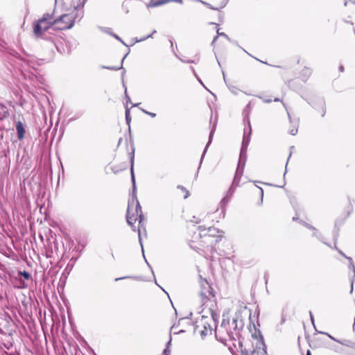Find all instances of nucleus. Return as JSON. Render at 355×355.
Masks as SVG:
<instances>
[{
    "label": "nucleus",
    "instance_id": "1",
    "mask_svg": "<svg viewBox=\"0 0 355 355\" xmlns=\"http://www.w3.org/2000/svg\"><path fill=\"white\" fill-rule=\"evenodd\" d=\"M199 283L200 291L198 298L202 307L200 311L202 315L196 321L194 332L203 338L212 333L216 304L209 283L200 275H199Z\"/></svg>",
    "mask_w": 355,
    "mask_h": 355
},
{
    "label": "nucleus",
    "instance_id": "2",
    "mask_svg": "<svg viewBox=\"0 0 355 355\" xmlns=\"http://www.w3.org/2000/svg\"><path fill=\"white\" fill-rule=\"evenodd\" d=\"M131 162V179L132 182V199L129 201L128 209H127V215L126 219L127 223L132 227V230H135V227L134 225V223L136 222L138 219H139V223H141L143 219V215L141 211V207L140 206L139 202L136 196V185H135V175L133 172V165H134V157L132 156L130 159Z\"/></svg>",
    "mask_w": 355,
    "mask_h": 355
},
{
    "label": "nucleus",
    "instance_id": "3",
    "mask_svg": "<svg viewBox=\"0 0 355 355\" xmlns=\"http://www.w3.org/2000/svg\"><path fill=\"white\" fill-rule=\"evenodd\" d=\"M77 7L74 8V10L71 13L63 14L60 17L55 19L54 22L55 23V28L59 30H66L71 28L74 25L76 18L78 17L77 12H76Z\"/></svg>",
    "mask_w": 355,
    "mask_h": 355
},
{
    "label": "nucleus",
    "instance_id": "4",
    "mask_svg": "<svg viewBox=\"0 0 355 355\" xmlns=\"http://www.w3.org/2000/svg\"><path fill=\"white\" fill-rule=\"evenodd\" d=\"M242 355H266V345L262 339L254 338L251 347L241 349Z\"/></svg>",
    "mask_w": 355,
    "mask_h": 355
},
{
    "label": "nucleus",
    "instance_id": "5",
    "mask_svg": "<svg viewBox=\"0 0 355 355\" xmlns=\"http://www.w3.org/2000/svg\"><path fill=\"white\" fill-rule=\"evenodd\" d=\"M244 164L243 163L242 165L241 164H238V166L235 173L234 178L233 180V182L229 189V193L231 192V195L233 194L235 187L239 186L240 179L243 175V170H244Z\"/></svg>",
    "mask_w": 355,
    "mask_h": 355
},
{
    "label": "nucleus",
    "instance_id": "6",
    "mask_svg": "<svg viewBox=\"0 0 355 355\" xmlns=\"http://www.w3.org/2000/svg\"><path fill=\"white\" fill-rule=\"evenodd\" d=\"M248 132H246V130H244V134L242 141V145L241 148L242 150H248V147L250 141V135L252 132L251 125L250 121H248Z\"/></svg>",
    "mask_w": 355,
    "mask_h": 355
},
{
    "label": "nucleus",
    "instance_id": "7",
    "mask_svg": "<svg viewBox=\"0 0 355 355\" xmlns=\"http://www.w3.org/2000/svg\"><path fill=\"white\" fill-rule=\"evenodd\" d=\"M198 229L200 230V236H205L207 235H209L210 236H214L218 232V231L216 228L212 227H209V228L206 229L203 226H199Z\"/></svg>",
    "mask_w": 355,
    "mask_h": 355
},
{
    "label": "nucleus",
    "instance_id": "8",
    "mask_svg": "<svg viewBox=\"0 0 355 355\" xmlns=\"http://www.w3.org/2000/svg\"><path fill=\"white\" fill-rule=\"evenodd\" d=\"M46 31V29L37 21L34 22L33 34L36 37H41Z\"/></svg>",
    "mask_w": 355,
    "mask_h": 355
},
{
    "label": "nucleus",
    "instance_id": "9",
    "mask_svg": "<svg viewBox=\"0 0 355 355\" xmlns=\"http://www.w3.org/2000/svg\"><path fill=\"white\" fill-rule=\"evenodd\" d=\"M16 130L17 132V137L19 139H21L24 137L25 129L24 125L21 121H17L16 123Z\"/></svg>",
    "mask_w": 355,
    "mask_h": 355
},
{
    "label": "nucleus",
    "instance_id": "10",
    "mask_svg": "<svg viewBox=\"0 0 355 355\" xmlns=\"http://www.w3.org/2000/svg\"><path fill=\"white\" fill-rule=\"evenodd\" d=\"M225 324L224 322H223V323L221 324L220 328L218 329V331L219 334L220 333H224L225 331H226L227 334V336L230 339H235L234 338V331H228L227 329H226V327H225Z\"/></svg>",
    "mask_w": 355,
    "mask_h": 355
},
{
    "label": "nucleus",
    "instance_id": "11",
    "mask_svg": "<svg viewBox=\"0 0 355 355\" xmlns=\"http://www.w3.org/2000/svg\"><path fill=\"white\" fill-rule=\"evenodd\" d=\"M232 195H231V192L229 193V191L227 192L226 196H225L220 201V205L222 207V212L223 213H225V207L227 206V205L228 204V202H230V198ZM225 214H223L224 215Z\"/></svg>",
    "mask_w": 355,
    "mask_h": 355
},
{
    "label": "nucleus",
    "instance_id": "12",
    "mask_svg": "<svg viewBox=\"0 0 355 355\" xmlns=\"http://www.w3.org/2000/svg\"><path fill=\"white\" fill-rule=\"evenodd\" d=\"M40 19L45 21L51 22V24H53L55 26V23L54 22L55 19H53L52 14L44 13Z\"/></svg>",
    "mask_w": 355,
    "mask_h": 355
},
{
    "label": "nucleus",
    "instance_id": "13",
    "mask_svg": "<svg viewBox=\"0 0 355 355\" xmlns=\"http://www.w3.org/2000/svg\"><path fill=\"white\" fill-rule=\"evenodd\" d=\"M246 159H247V150L241 149L240 156H239V159L238 164H241L242 165V164L243 163L245 165Z\"/></svg>",
    "mask_w": 355,
    "mask_h": 355
},
{
    "label": "nucleus",
    "instance_id": "14",
    "mask_svg": "<svg viewBox=\"0 0 355 355\" xmlns=\"http://www.w3.org/2000/svg\"><path fill=\"white\" fill-rule=\"evenodd\" d=\"M337 343L343 345H345V346H347V347H349L350 348H354L355 347V343H353L350 340H336Z\"/></svg>",
    "mask_w": 355,
    "mask_h": 355
},
{
    "label": "nucleus",
    "instance_id": "15",
    "mask_svg": "<svg viewBox=\"0 0 355 355\" xmlns=\"http://www.w3.org/2000/svg\"><path fill=\"white\" fill-rule=\"evenodd\" d=\"M214 129L213 128V129L211 130V132H210V135H209V137L208 143L207 144L206 147H205V150H204L203 154H202V157H201L200 163H201V162H202V159H203V157H204V156H205V153H206V151H207V148H208L209 145V144H211V142L212 137H213V135H214Z\"/></svg>",
    "mask_w": 355,
    "mask_h": 355
},
{
    "label": "nucleus",
    "instance_id": "16",
    "mask_svg": "<svg viewBox=\"0 0 355 355\" xmlns=\"http://www.w3.org/2000/svg\"><path fill=\"white\" fill-rule=\"evenodd\" d=\"M37 21L42 26V27L47 31L53 24L51 22L45 21L41 19H38Z\"/></svg>",
    "mask_w": 355,
    "mask_h": 355
},
{
    "label": "nucleus",
    "instance_id": "17",
    "mask_svg": "<svg viewBox=\"0 0 355 355\" xmlns=\"http://www.w3.org/2000/svg\"><path fill=\"white\" fill-rule=\"evenodd\" d=\"M171 344V338L166 343V347L163 351L162 355H170L171 350H170V345Z\"/></svg>",
    "mask_w": 355,
    "mask_h": 355
},
{
    "label": "nucleus",
    "instance_id": "18",
    "mask_svg": "<svg viewBox=\"0 0 355 355\" xmlns=\"http://www.w3.org/2000/svg\"><path fill=\"white\" fill-rule=\"evenodd\" d=\"M162 0H150L148 6L150 7H157L162 6Z\"/></svg>",
    "mask_w": 355,
    "mask_h": 355
},
{
    "label": "nucleus",
    "instance_id": "19",
    "mask_svg": "<svg viewBox=\"0 0 355 355\" xmlns=\"http://www.w3.org/2000/svg\"><path fill=\"white\" fill-rule=\"evenodd\" d=\"M125 120L127 124L130 126V123L131 121L130 114V109L126 107L125 109Z\"/></svg>",
    "mask_w": 355,
    "mask_h": 355
},
{
    "label": "nucleus",
    "instance_id": "20",
    "mask_svg": "<svg viewBox=\"0 0 355 355\" xmlns=\"http://www.w3.org/2000/svg\"><path fill=\"white\" fill-rule=\"evenodd\" d=\"M127 55H128V54H126V55L123 57V58L122 59L121 64V66H120V67H105L104 68H105V69H111V70H116H116H119L120 69H121V68H122V63H123V62L124 59L125 58V57L127 56Z\"/></svg>",
    "mask_w": 355,
    "mask_h": 355
},
{
    "label": "nucleus",
    "instance_id": "21",
    "mask_svg": "<svg viewBox=\"0 0 355 355\" xmlns=\"http://www.w3.org/2000/svg\"><path fill=\"white\" fill-rule=\"evenodd\" d=\"M347 259L349 261V268L352 270L353 273H354L353 278H354V277H355V266H354V263H352V259L351 257H347Z\"/></svg>",
    "mask_w": 355,
    "mask_h": 355
},
{
    "label": "nucleus",
    "instance_id": "22",
    "mask_svg": "<svg viewBox=\"0 0 355 355\" xmlns=\"http://www.w3.org/2000/svg\"><path fill=\"white\" fill-rule=\"evenodd\" d=\"M227 324L229 326H232L234 328V331H236V320L234 319L232 321V323L230 324V322L227 323ZM235 335H236V332H235Z\"/></svg>",
    "mask_w": 355,
    "mask_h": 355
},
{
    "label": "nucleus",
    "instance_id": "23",
    "mask_svg": "<svg viewBox=\"0 0 355 355\" xmlns=\"http://www.w3.org/2000/svg\"><path fill=\"white\" fill-rule=\"evenodd\" d=\"M20 274L21 275V276L23 277H24L26 279H28L30 277H31V275L29 274V272H26V271H23V272H21Z\"/></svg>",
    "mask_w": 355,
    "mask_h": 355
},
{
    "label": "nucleus",
    "instance_id": "24",
    "mask_svg": "<svg viewBox=\"0 0 355 355\" xmlns=\"http://www.w3.org/2000/svg\"><path fill=\"white\" fill-rule=\"evenodd\" d=\"M217 34H218V36H222V37H224L225 39L230 40L228 35L227 34H225V33H220L219 29L217 30Z\"/></svg>",
    "mask_w": 355,
    "mask_h": 355
},
{
    "label": "nucleus",
    "instance_id": "25",
    "mask_svg": "<svg viewBox=\"0 0 355 355\" xmlns=\"http://www.w3.org/2000/svg\"><path fill=\"white\" fill-rule=\"evenodd\" d=\"M197 1H200L202 3L206 5L207 7H209V8L212 9V10H217V8L213 7L211 4L207 3V2H205L203 1H201V0H196Z\"/></svg>",
    "mask_w": 355,
    "mask_h": 355
},
{
    "label": "nucleus",
    "instance_id": "26",
    "mask_svg": "<svg viewBox=\"0 0 355 355\" xmlns=\"http://www.w3.org/2000/svg\"><path fill=\"white\" fill-rule=\"evenodd\" d=\"M100 29H101L102 31H103V32H105V33H108V34H110V35H112V34H113L112 33H111V31H110V28H102V27H101V28H100Z\"/></svg>",
    "mask_w": 355,
    "mask_h": 355
},
{
    "label": "nucleus",
    "instance_id": "27",
    "mask_svg": "<svg viewBox=\"0 0 355 355\" xmlns=\"http://www.w3.org/2000/svg\"><path fill=\"white\" fill-rule=\"evenodd\" d=\"M156 33V31L155 30V31H153V32L152 33V34H150V35H148V36H146V37H144V38H141V39H140L139 40H137V42H142V41H144L145 40H146V39H148V38H149V37H153V35L154 33Z\"/></svg>",
    "mask_w": 355,
    "mask_h": 355
},
{
    "label": "nucleus",
    "instance_id": "28",
    "mask_svg": "<svg viewBox=\"0 0 355 355\" xmlns=\"http://www.w3.org/2000/svg\"><path fill=\"white\" fill-rule=\"evenodd\" d=\"M289 132H290V134L291 135L294 136V135H295L297 133V128H293L290 130Z\"/></svg>",
    "mask_w": 355,
    "mask_h": 355
},
{
    "label": "nucleus",
    "instance_id": "29",
    "mask_svg": "<svg viewBox=\"0 0 355 355\" xmlns=\"http://www.w3.org/2000/svg\"><path fill=\"white\" fill-rule=\"evenodd\" d=\"M143 112H144L145 114L150 116L151 117H155L156 116V114L155 113H153V112H148L146 110H142Z\"/></svg>",
    "mask_w": 355,
    "mask_h": 355
},
{
    "label": "nucleus",
    "instance_id": "30",
    "mask_svg": "<svg viewBox=\"0 0 355 355\" xmlns=\"http://www.w3.org/2000/svg\"><path fill=\"white\" fill-rule=\"evenodd\" d=\"M320 334H322L327 335L329 338H330L331 340H334L336 342V340H338V339L335 338L334 337H333L332 336H331L328 333H324V332L320 331Z\"/></svg>",
    "mask_w": 355,
    "mask_h": 355
},
{
    "label": "nucleus",
    "instance_id": "31",
    "mask_svg": "<svg viewBox=\"0 0 355 355\" xmlns=\"http://www.w3.org/2000/svg\"><path fill=\"white\" fill-rule=\"evenodd\" d=\"M112 35L114 38H116V40H118L119 41H120L123 44L126 45V44L124 43V42H123V40H121V39L118 35H116V34H114H114H112Z\"/></svg>",
    "mask_w": 355,
    "mask_h": 355
},
{
    "label": "nucleus",
    "instance_id": "32",
    "mask_svg": "<svg viewBox=\"0 0 355 355\" xmlns=\"http://www.w3.org/2000/svg\"><path fill=\"white\" fill-rule=\"evenodd\" d=\"M306 226H307L308 228L313 230V235L317 236V230H316V229L314 228L313 227L309 225H307Z\"/></svg>",
    "mask_w": 355,
    "mask_h": 355
},
{
    "label": "nucleus",
    "instance_id": "33",
    "mask_svg": "<svg viewBox=\"0 0 355 355\" xmlns=\"http://www.w3.org/2000/svg\"><path fill=\"white\" fill-rule=\"evenodd\" d=\"M138 232H139V243L141 245V248H142V251L144 252V249H143V245H142V243H141V231H140V229L138 230Z\"/></svg>",
    "mask_w": 355,
    "mask_h": 355
},
{
    "label": "nucleus",
    "instance_id": "34",
    "mask_svg": "<svg viewBox=\"0 0 355 355\" xmlns=\"http://www.w3.org/2000/svg\"><path fill=\"white\" fill-rule=\"evenodd\" d=\"M125 98H126V103H130V98L127 95L126 89L125 90Z\"/></svg>",
    "mask_w": 355,
    "mask_h": 355
},
{
    "label": "nucleus",
    "instance_id": "35",
    "mask_svg": "<svg viewBox=\"0 0 355 355\" xmlns=\"http://www.w3.org/2000/svg\"><path fill=\"white\" fill-rule=\"evenodd\" d=\"M261 98L264 103H269L272 102V100L270 98Z\"/></svg>",
    "mask_w": 355,
    "mask_h": 355
},
{
    "label": "nucleus",
    "instance_id": "36",
    "mask_svg": "<svg viewBox=\"0 0 355 355\" xmlns=\"http://www.w3.org/2000/svg\"><path fill=\"white\" fill-rule=\"evenodd\" d=\"M191 222H193L195 223H198L200 222V220L196 216H193V219L191 220Z\"/></svg>",
    "mask_w": 355,
    "mask_h": 355
},
{
    "label": "nucleus",
    "instance_id": "37",
    "mask_svg": "<svg viewBox=\"0 0 355 355\" xmlns=\"http://www.w3.org/2000/svg\"><path fill=\"white\" fill-rule=\"evenodd\" d=\"M309 314H310V317H311V322H312L313 325L315 327V324H314V319H313V315H312V313L310 311V312H309Z\"/></svg>",
    "mask_w": 355,
    "mask_h": 355
},
{
    "label": "nucleus",
    "instance_id": "38",
    "mask_svg": "<svg viewBox=\"0 0 355 355\" xmlns=\"http://www.w3.org/2000/svg\"><path fill=\"white\" fill-rule=\"evenodd\" d=\"M173 0H162V3L163 5V4H165V3H167L169 2H173Z\"/></svg>",
    "mask_w": 355,
    "mask_h": 355
},
{
    "label": "nucleus",
    "instance_id": "39",
    "mask_svg": "<svg viewBox=\"0 0 355 355\" xmlns=\"http://www.w3.org/2000/svg\"><path fill=\"white\" fill-rule=\"evenodd\" d=\"M260 189V193H261V200H263V191L262 189V188H259Z\"/></svg>",
    "mask_w": 355,
    "mask_h": 355
},
{
    "label": "nucleus",
    "instance_id": "40",
    "mask_svg": "<svg viewBox=\"0 0 355 355\" xmlns=\"http://www.w3.org/2000/svg\"><path fill=\"white\" fill-rule=\"evenodd\" d=\"M128 277H123L116 278V279H115V281H119V280L123 279L128 278Z\"/></svg>",
    "mask_w": 355,
    "mask_h": 355
},
{
    "label": "nucleus",
    "instance_id": "41",
    "mask_svg": "<svg viewBox=\"0 0 355 355\" xmlns=\"http://www.w3.org/2000/svg\"><path fill=\"white\" fill-rule=\"evenodd\" d=\"M353 282H354V279H352V281H351V291H350L351 293L353 291Z\"/></svg>",
    "mask_w": 355,
    "mask_h": 355
},
{
    "label": "nucleus",
    "instance_id": "42",
    "mask_svg": "<svg viewBox=\"0 0 355 355\" xmlns=\"http://www.w3.org/2000/svg\"><path fill=\"white\" fill-rule=\"evenodd\" d=\"M173 1L181 4L183 3L182 0H173Z\"/></svg>",
    "mask_w": 355,
    "mask_h": 355
},
{
    "label": "nucleus",
    "instance_id": "43",
    "mask_svg": "<svg viewBox=\"0 0 355 355\" xmlns=\"http://www.w3.org/2000/svg\"><path fill=\"white\" fill-rule=\"evenodd\" d=\"M189 196V191H186V195L184 196V198H187Z\"/></svg>",
    "mask_w": 355,
    "mask_h": 355
},
{
    "label": "nucleus",
    "instance_id": "44",
    "mask_svg": "<svg viewBox=\"0 0 355 355\" xmlns=\"http://www.w3.org/2000/svg\"><path fill=\"white\" fill-rule=\"evenodd\" d=\"M218 37V36L217 35L216 37H215L214 38V40H213V42H212V44H213V43H214V42L216 41V40H217Z\"/></svg>",
    "mask_w": 355,
    "mask_h": 355
},
{
    "label": "nucleus",
    "instance_id": "45",
    "mask_svg": "<svg viewBox=\"0 0 355 355\" xmlns=\"http://www.w3.org/2000/svg\"><path fill=\"white\" fill-rule=\"evenodd\" d=\"M325 114V109L323 107L322 108V116H323Z\"/></svg>",
    "mask_w": 355,
    "mask_h": 355
},
{
    "label": "nucleus",
    "instance_id": "46",
    "mask_svg": "<svg viewBox=\"0 0 355 355\" xmlns=\"http://www.w3.org/2000/svg\"><path fill=\"white\" fill-rule=\"evenodd\" d=\"M339 253L343 255V257H345V258H347V257L345 256L341 251H339Z\"/></svg>",
    "mask_w": 355,
    "mask_h": 355
},
{
    "label": "nucleus",
    "instance_id": "47",
    "mask_svg": "<svg viewBox=\"0 0 355 355\" xmlns=\"http://www.w3.org/2000/svg\"><path fill=\"white\" fill-rule=\"evenodd\" d=\"M339 253L343 255V257H345V258H347V257L345 256L341 251H339Z\"/></svg>",
    "mask_w": 355,
    "mask_h": 355
},
{
    "label": "nucleus",
    "instance_id": "48",
    "mask_svg": "<svg viewBox=\"0 0 355 355\" xmlns=\"http://www.w3.org/2000/svg\"><path fill=\"white\" fill-rule=\"evenodd\" d=\"M280 101V100H279V98H275L274 99V101H275V102H277V101Z\"/></svg>",
    "mask_w": 355,
    "mask_h": 355
},
{
    "label": "nucleus",
    "instance_id": "49",
    "mask_svg": "<svg viewBox=\"0 0 355 355\" xmlns=\"http://www.w3.org/2000/svg\"><path fill=\"white\" fill-rule=\"evenodd\" d=\"M178 189H181L182 190H185V189L183 187H182V186H178Z\"/></svg>",
    "mask_w": 355,
    "mask_h": 355
},
{
    "label": "nucleus",
    "instance_id": "50",
    "mask_svg": "<svg viewBox=\"0 0 355 355\" xmlns=\"http://www.w3.org/2000/svg\"><path fill=\"white\" fill-rule=\"evenodd\" d=\"M343 69H344L343 67V66H340V70L343 71Z\"/></svg>",
    "mask_w": 355,
    "mask_h": 355
},
{
    "label": "nucleus",
    "instance_id": "51",
    "mask_svg": "<svg viewBox=\"0 0 355 355\" xmlns=\"http://www.w3.org/2000/svg\"><path fill=\"white\" fill-rule=\"evenodd\" d=\"M306 355H311V352H310V351H309V350H308V351H307V352H306Z\"/></svg>",
    "mask_w": 355,
    "mask_h": 355
},
{
    "label": "nucleus",
    "instance_id": "52",
    "mask_svg": "<svg viewBox=\"0 0 355 355\" xmlns=\"http://www.w3.org/2000/svg\"><path fill=\"white\" fill-rule=\"evenodd\" d=\"M198 81L202 84L203 85L202 82L201 81V80L200 78H198Z\"/></svg>",
    "mask_w": 355,
    "mask_h": 355
},
{
    "label": "nucleus",
    "instance_id": "53",
    "mask_svg": "<svg viewBox=\"0 0 355 355\" xmlns=\"http://www.w3.org/2000/svg\"><path fill=\"white\" fill-rule=\"evenodd\" d=\"M87 1V0H83V6L84 5V3H85V1Z\"/></svg>",
    "mask_w": 355,
    "mask_h": 355
},
{
    "label": "nucleus",
    "instance_id": "54",
    "mask_svg": "<svg viewBox=\"0 0 355 355\" xmlns=\"http://www.w3.org/2000/svg\"><path fill=\"white\" fill-rule=\"evenodd\" d=\"M347 4V1H345V3H344L345 6H346Z\"/></svg>",
    "mask_w": 355,
    "mask_h": 355
},
{
    "label": "nucleus",
    "instance_id": "55",
    "mask_svg": "<svg viewBox=\"0 0 355 355\" xmlns=\"http://www.w3.org/2000/svg\"><path fill=\"white\" fill-rule=\"evenodd\" d=\"M283 105H284V107L286 109V105L284 103H283Z\"/></svg>",
    "mask_w": 355,
    "mask_h": 355
},
{
    "label": "nucleus",
    "instance_id": "56",
    "mask_svg": "<svg viewBox=\"0 0 355 355\" xmlns=\"http://www.w3.org/2000/svg\"><path fill=\"white\" fill-rule=\"evenodd\" d=\"M352 349L355 350V347H354V348H352ZM354 354H355V352H354Z\"/></svg>",
    "mask_w": 355,
    "mask_h": 355
}]
</instances>
